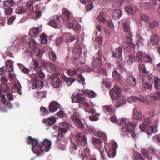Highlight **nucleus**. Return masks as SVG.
Returning <instances> with one entry per match:
<instances>
[{"label":"nucleus","mask_w":160,"mask_h":160,"mask_svg":"<svg viewBox=\"0 0 160 160\" xmlns=\"http://www.w3.org/2000/svg\"><path fill=\"white\" fill-rule=\"evenodd\" d=\"M27 142L28 144L32 146V150L37 156H39L44 150L48 152L51 149L52 144L51 142L47 139H44L43 141L38 144V139L30 136L28 137Z\"/></svg>","instance_id":"1"},{"label":"nucleus","mask_w":160,"mask_h":160,"mask_svg":"<svg viewBox=\"0 0 160 160\" xmlns=\"http://www.w3.org/2000/svg\"><path fill=\"white\" fill-rule=\"evenodd\" d=\"M142 87L146 88L151 89L152 83V80L149 76H146L143 78Z\"/></svg>","instance_id":"5"},{"label":"nucleus","mask_w":160,"mask_h":160,"mask_svg":"<svg viewBox=\"0 0 160 160\" xmlns=\"http://www.w3.org/2000/svg\"><path fill=\"white\" fill-rule=\"evenodd\" d=\"M81 138V134L80 133H78L75 135L74 140L77 144H79Z\"/></svg>","instance_id":"44"},{"label":"nucleus","mask_w":160,"mask_h":160,"mask_svg":"<svg viewBox=\"0 0 160 160\" xmlns=\"http://www.w3.org/2000/svg\"><path fill=\"white\" fill-rule=\"evenodd\" d=\"M40 32V28H31L29 32L30 35L32 37H36Z\"/></svg>","instance_id":"20"},{"label":"nucleus","mask_w":160,"mask_h":160,"mask_svg":"<svg viewBox=\"0 0 160 160\" xmlns=\"http://www.w3.org/2000/svg\"><path fill=\"white\" fill-rule=\"evenodd\" d=\"M52 83L53 86L55 88H58L61 84L60 79L58 77H56L53 78L52 80Z\"/></svg>","instance_id":"29"},{"label":"nucleus","mask_w":160,"mask_h":160,"mask_svg":"<svg viewBox=\"0 0 160 160\" xmlns=\"http://www.w3.org/2000/svg\"><path fill=\"white\" fill-rule=\"evenodd\" d=\"M140 17L141 20L146 22L148 21L149 19L148 16L144 14H140Z\"/></svg>","instance_id":"55"},{"label":"nucleus","mask_w":160,"mask_h":160,"mask_svg":"<svg viewBox=\"0 0 160 160\" xmlns=\"http://www.w3.org/2000/svg\"><path fill=\"white\" fill-rule=\"evenodd\" d=\"M6 7L10 8L14 3V2L12 0H8L3 2Z\"/></svg>","instance_id":"39"},{"label":"nucleus","mask_w":160,"mask_h":160,"mask_svg":"<svg viewBox=\"0 0 160 160\" xmlns=\"http://www.w3.org/2000/svg\"><path fill=\"white\" fill-rule=\"evenodd\" d=\"M16 12L18 14H21L25 13L26 10L22 7H18L16 8L15 10Z\"/></svg>","instance_id":"53"},{"label":"nucleus","mask_w":160,"mask_h":160,"mask_svg":"<svg viewBox=\"0 0 160 160\" xmlns=\"http://www.w3.org/2000/svg\"><path fill=\"white\" fill-rule=\"evenodd\" d=\"M58 137L56 140V142L57 143H59V140L61 141L63 139V133L66 132L67 131V129L66 128H60L58 129Z\"/></svg>","instance_id":"11"},{"label":"nucleus","mask_w":160,"mask_h":160,"mask_svg":"<svg viewBox=\"0 0 160 160\" xmlns=\"http://www.w3.org/2000/svg\"><path fill=\"white\" fill-rule=\"evenodd\" d=\"M72 119L73 120L76 121H79V120L80 119L79 113L77 112H74L73 115L72 116Z\"/></svg>","instance_id":"42"},{"label":"nucleus","mask_w":160,"mask_h":160,"mask_svg":"<svg viewBox=\"0 0 160 160\" xmlns=\"http://www.w3.org/2000/svg\"><path fill=\"white\" fill-rule=\"evenodd\" d=\"M139 69H140L142 72L145 73L149 74V72L148 71L146 70V68L144 64H141L140 65L139 67Z\"/></svg>","instance_id":"47"},{"label":"nucleus","mask_w":160,"mask_h":160,"mask_svg":"<svg viewBox=\"0 0 160 160\" xmlns=\"http://www.w3.org/2000/svg\"><path fill=\"white\" fill-rule=\"evenodd\" d=\"M49 57L50 59L52 61H55L57 59L56 54L53 52H49Z\"/></svg>","instance_id":"52"},{"label":"nucleus","mask_w":160,"mask_h":160,"mask_svg":"<svg viewBox=\"0 0 160 160\" xmlns=\"http://www.w3.org/2000/svg\"><path fill=\"white\" fill-rule=\"evenodd\" d=\"M158 25V22L157 21H153L150 23L149 27L152 28L153 29Z\"/></svg>","instance_id":"59"},{"label":"nucleus","mask_w":160,"mask_h":160,"mask_svg":"<svg viewBox=\"0 0 160 160\" xmlns=\"http://www.w3.org/2000/svg\"><path fill=\"white\" fill-rule=\"evenodd\" d=\"M47 92L46 91H44L41 92H38L37 94L38 96L40 97L41 98H43L46 97Z\"/></svg>","instance_id":"57"},{"label":"nucleus","mask_w":160,"mask_h":160,"mask_svg":"<svg viewBox=\"0 0 160 160\" xmlns=\"http://www.w3.org/2000/svg\"><path fill=\"white\" fill-rule=\"evenodd\" d=\"M134 111V118L135 119L139 120L141 119L142 118V115L141 112H137V110L136 108L133 109Z\"/></svg>","instance_id":"33"},{"label":"nucleus","mask_w":160,"mask_h":160,"mask_svg":"<svg viewBox=\"0 0 160 160\" xmlns=\"http://www.w3.org/2000/svg\"><path fill=\"white\" fill-rule=\"evenodd\" d=\"M151 41L153 45L158 46L159 44V39L158 37L156 35L152 36L151 37Z\"/></svg>","instance_id":"23"},{"label":"nucleus","mask_w":160,"mask_h":160,"mask_svg":"<svg viewBox=\"0 0 160 160\" xmlns=\"http://www.w3.org/2000/svg\"><path fill=\"white\" fill-rule=\"evenodd\" d=\"M77 80L78 81L81 82L82 85L85 84V79L84 77L81 75H78L77 77Z\"/></svg>","instance_id":"58"},{"label":"nucleus","mask_w":160,"mask_h":160,"mask_svg":"<svg viewBox=\"0 0 160 160\" xmlns=\"http://www.w3.org/2000/svg\"><path fill=\"white\" fill-rule=\"evenodd\" d=\"M123 28L125 32L128 33L130 32V26L129 24H128L126 22H124L123 23Z\"/></svg>","instance_id":"38"},{"label":"nucleus","mask_w":160,"mask_h":160,"mask_svg":"<svg viewBox=\"0 0 160 160\" xmlns=\"http://www.w3.org/2000/svg\"><path fill=\"white\" fill-rule=\"evenodd\" d=\"M92 142L96 148L99 149L102 148V143L101 140L98 138H94L92 140Z\"/></svg>","instance_id":"16"},{"label":"nucleus","mask_w":160,"mask_h":160,"mask_svg":"<svg viewBox=\"0 0 160 160\" xmlns=\"http://www.w3.org/2000/svg\"><path fill=\"white\" fill-rule=\"evenodd\" d=\"M112 75L114 78L116 80H120L121 79L120 75L117 71H116L115 69L112 73Z\"/></svg>","instance_id":"37"},{"label":"nucleus","mask_w":160,"mask_h":160,"mask_svg":"<svg viewBox=\"0 0 160 160\" xmlns=\"http://www.w3.org/2000/svg\"><path fill=\"white\" fill-rule=\"evenodd\" d=\"M154 85L156 89H160V79L157 77L154 79Z\"/></svg>","instance_id":"35"},{"label":"nucleus","mask_w":160,"mask_h":160,"mask_svg":"<svg viewBox=\"0 0 160 160\" xmlns=\"http://www.w3.org/2000/svg\"><path fill=\"white\" fill-rule=\"evenodd\" d=\"M103 111L105 112H108L109 114L112 113V107L111 105H106L102 107Z\"/></svg>","instance_id":"31"},{"label":"nucleus","mask_w":160,"mask_h":160,"mask_svg":"<svg viewBox=\"0 0 160 160\" xmlns=\"http://www.w3.org/2000/svg\"><path fill=\"white\" fill-rule=\"evenodd\" d=\"M10 91L8 86L5 83L0 84V97L1 101L3 104H4L6 101L5 95L2 94V91L4 92L8 93Z\"/></svg>","instance_id":"3"},{"label":"nucleus","mask_w":160,"mask_h":160,"mask_svg":"<svg viewBox=\"0 0 160 160\" xmlns=\"http://www.w3.org/2000/svg\"><path fill=\"white\" fill-rule=\"evenodd\" d=\"M72 102H80L86 106L88 105V104L84 103V101L85 100V98L80 97L79 94L72 95Z\"/></svg>","instance_id":"8"},{"label":"nucleus","mask_w":160,"mask_h":160,"mask_svg":"<svg viewBox=\"0 0 160 160\" xmlns=\"http://www.w3.org/2000/svg\"><path fill=\"white\" fill-rule=\"evenodd\" d=\"M111 121L113 123L118 122L120 126H122L123 131L130 132L133 130L134 127L136 126L135 123L132 122L125 118H122L120 120H118L116 116H113L110 118Z\"/></svg>","instance_id":"2"},{"label":"nucleus","mask_w":160,"mask_h":160,"mask_svg":"<svg viewBox=\"0 0 160 160\" xmlns=\"http://www.w3.org/2000/svg\"><path fill=\"white\" fill-rule=\"evenodd\" d=\"M97 133L98 136L102 140L106 141L107 139V137L106 135L103 132H102L100 131H98L97 132Z\"/></svg>","instance_id":"40"},{"label":"nucleus","mask_w":160,"mask_h":160,"mask_svg":"<svg viewBox=\"0 0 160 160\" xmlns=\"http://www.w3.org/2000/svg\"><path fill=\"white\" fill-rule=\"evenodd\" d=\"M128 100L129 103H131L136 101L144 103H146L147 102L146 99L143 97H139L135 96L129 97Z\"/></svg>","instance_id":"10"},{"label":"nucleus","mask_w":160,"mask_h":160,"mask_svg":"<svg viewBox=\"0 0 160 160\" xmlns=\"http://www.w3.org/2000/svg\"><path fill=\"white\" fill-rule=\"evenodd\" d=\"M122 3L123 2L122 0L115 1L113 2V7L115 8H118L122 4Z\"/></svg>","instance_id":"43"},{"label":"nucleus","mask_w":160,"mask_h":160,"mask_svg":"<svg viewBox=\"0 0 160 160\" xmlns=\"http://www.w3.org/2000/svg\"><path fill=\"white\" fill-rule=\"evenodd\" d=\"M103 14L100 12L98 17V21L101 22H104L105 21V19L103 17Z\"/></svg>","instance_id":"62"},{"label":"nucleus","mask_w":160,"mask_h":160,"mask_svg":"<svg viewBox=\"0 0 160 160\" xmlns=\"http://www.w3.org/2000/svg\"><path fill=\"white\" fill-rule=\"evenodd\" d=\"M29 47L32 48L34 49L36 47V43L33 39H31L29 42Z\"/></svg>","instance_id":"56"},{"label":"nucleus","mask_w":160,"mask_h":160,"mask_svg":"<svg viewBox=\"0 0 160 160\" xmlns=\"http://www.w3.org/2000/svg\"><path fill=\"white\" fill-rule=\"evenodd\" d=\"M35 2L32 0H30L27 2L26 4L27 10L30 12H32L33 10V5Z\"/></svg>","instance_id":"25"},{"label":"nucleus","mask_w":160,"mask_h":160,"mask_svg":"<svg viewBox=\"0 0 160 160\" xmlns=\"http://www.w3.org/2000/svg\"><path fill=\"white\" fill-rule=\"evenodd\" d=\"M60 17L58 16L53 17V18L48 23V25L54 28H57L60 22Z\"/></svg>","instance_id":"7"},{"label":"nucleus","mask_w":160,"mask_h":160,"mask_svg":"<svg viewBox=\"0 0 160 160\" xmlns=\"http://www.w3.org/2000/svg\"><path fill=\"white\" fill-rule=\"evenodd\" d=\"M41 15V12L40 11L35 10L31 14L32 19H37L39 18Z\"/></svg>","instance_id":"26"},{"label":"nucleus","mask_w":160,"mask_h":160,"mask_svg":"<svg viewBox=\"0 0 160 160\" xmlns=\"http://www.w3.org/2000/svg\"><path fill=\"white\" fill-rule=\"evenodd\" d=\"M40 111L43 115H47L49 113V112L46 108L42 107L40 108Z\"/></svg>","instance_id":"60"},{"label":"nucleus","mask_w":160,"mask_h":160,"mask_svg":"<svg viewBox=\"0 0 160 160\" xmlns=\"http://www.w3.org/2000/svg\"><path fill=\"white\" fill-rule=\"evenodd\" d=\"M41 39V42L42 43L45 44H46L47 41V36L44 34L43 33L40 37Z\"/></svg>","instance_id":"50"},{"label":"nucleus","mask_w":160,"mask_h":160,"mask_svg":"<svg viewBox=\"0 0 160 160\" xmlns=\"http://www.w3.org/2000/svg\"><path fill=\"white\" fill-rule=\"evenodd\" d=\"M82 51V49L79 45L75 44L73 49V52L75 54L80 55Z\"/></svg>","instance_id":"28"},{"label":"nucleus","mask_w":160,"mask_h":160,"mask_svg":"<svg viewBox=\"0 0 160 160\" xmlns=\"http://www.w3.org/2000/svg\"><path fill=\"white\" fill-rule=\"evenodd\" d=\"M110 94L113 99H116L121 96L119 88L115 87L110 91Z\"/></svg>","instance_id":"4"},{"label":"nucleus","mask_w":160,"mask_h":160,"mask_svg":"<svg viewBox=\"0 0 160 160\" xmlns=\"http://www.w3.org/2000/svg\"><path fill=\"white\" fill-rule=\"evenodd\" d=\"M50 68L54 73L58 72L59 70V67L54 64L51 65L50 66Z\"/></svg>","instance_id":"51"},{"label":"nucleus","mask_w":160,"mask_h":160,"mask_svg":"<svg viewBox=\"0 0 160 160\" xmlns=\"http://www.w3.org/2000/svg\"><path fill=\"white\" fill-rule=\"evenodd\" d=\"M157 127L156 126H151L149 127L146 132L148 135H151L153 132H155L157 131Z\"/></svg>","instance_id":"27"},{"label":"nucleus","mask_w":160,"mask_h":160,"mask_svg":"<svg viewBox=\"0 0 160 160\" xmlns=\"http://www.w3.org/2000/svg\"><path fill=\"white\" fill-rule=\"evenodd\" d=\"M133 61V57L130 55L127 56L125 58V63L129 65L132 64Z\"/></svg>","instance_id":"34"},{"label":"nucleus","mask_w":160,"mask_h":160,"mask_svg":"<svg viewBox=\"0 0 160 160\" xmlns=\"http://www.w3.org/2000/svg\"><path fill=\"white\" fill-rule=\"evenodd\" d=\"M150 118H149L145 119L144 122L139 125L140 128L141 130H144L148 125L151 123Z\"/></svg>","instance_id":"18"},{"label":"nucleus","mask_w":160,"mask_h":160,"mask_svg":"<svg viewBox=\"0 0 160 160\" xmlns=\"http://www.w3.org/2000/svg\"><path fill=\"white\" fill-rule=\"evenodd\" d=\"M4 12L6 15H11L12 14L13 9L11 8H8L5 9Z\"/></svg>","instance_id":"54"},{"label":"nucleus","mask_w":160,"mask_h":160,"mask_svg":"<svg viewBox=\"0 0 160 160\" xmlns=\"http://www.w3.org/2000/svg\"><path fill=\"white\" fill-rule=\"evenodd\" d=\"M117 99L118 101L115 106V108L120 107L125 104L126 103L125 101L124 100L123 98L121 96Z\"/></svg>","instance_id":"24"},{"label":"nucleus","mask_w":160,"mask_h":160,"mask_svg":"<svg viewBox=\"0 0 160 160\" xmlns=\"http://www.w3.org/2000/svg\"><path fill=\"white\" fill-rule=\"evenodd\" d=\"M13 62L11 60H8L6 62V70L11 72L13 70Z\"/></svg>","instance_id":"17"},{"label":"nucleus","mask_w":160,"mask_h":160,"mask_svg":"<svg viewBox=\"0 0 160 160\" xmlns=\"http://www.w3.org/2000/svg\"><path fill=\"white\" fill-rule=\"evenodd\" d=\"M122 15V11L120 9H117L114 11L112 14V18L115 19H118Z\"/></svg>","instance_id":"21"},{"label":"nucleus","mask_w":160,"mask_h":160,"mask_svg":"<svg viewBox=\"0 0 160 160\" xmlns=\"http://www.w3.org/2000/svg\"><path fill=\"white\" fill-rule=\"evenodd\" d=\"M16 16L14 15L8 19L7 23L8 25H11L12 24L13 21L15 19Z\"/></svg>","instance_id":"64"},{"label":"nucleus","mask_w":160,"mask_h":160,"mask_svg":"<svg viewBox=\"0 0 160 160\" xmlns=\"http://www.w3.org/2000/svg\"><path fill=\"white\" fill-rule=\"evenodd\" d=\"M105 149L106 151V152L107 153L108 156L109 158H113L116 155V151L115 149H111L108 152L107 148H105Z\"/></svg>","instance_id":"32"},{"label":"nucleus","mask_w":160,"mask_h":160,"mask_svg":"<svg viewBox=\"0 0 160 160\" xmlns=\"http://www.w3.org/2000/svg\"><path fill=\"white\" fill-rule=\"evenodd\" d=\"M59 104L56 102L52 101L49 106V111L50 112H54L57 111L58 108Z\"/></svg>","instance_id":"14"},{"label":"nucleus","mask_w":160,"mask_h":160,"mask_svg":"<svg viewBox=\"0 0 160 160\" xmlns=\"http://www.w3.org/2000/svg\"><path fill=\"white\" fill-rule=\"evenodd\" d=\"M43 86V82L41 81L35 79L33 84L32 85V88L33 89L37 88L40 89Z\"/></svg>","instance_id":"13"},{"label":"nucleus","mask_w":160,"mask_h":160,"mask_svg":"<svg viewBox=\"0 0 160 160\" xmlns=\"http://www.w3.org/2000/svg\"><path fill=\"white\" fill-rule=\"evenodd\" d=\"M127 43L129 44V45L132 46V47L135 50V45L133 42V40L132 38L130 37H127Z\"/></svg>","instance_id":"48"},{"label":"nucleus","mask_w":160,"mask_h":160,"mask_svg":"<svg viewBox=\"0 0 160 160\" xmlns=\"http://www.w3.org/2000/svg\"><path fill=\"white\" fill-rule=\"evenodd\" d=\"M151 100H155L157 101L160 100V92H158L156 95L152 96L150 97Z\"/></svg>","instance_id":"46"},{"label":"nucleus","mask_w":160,"mask_h":160,"mask_svg":"<svg viewBox=\"0 0 160 160\" xmlns=\"http://www.w3.org/2000/svg\"><path fill=\"white\" fill-rule=\"evenodd\" d=\"M143 54L142 53L139 52L137 53L135 59L138 62L142 61L143 58Z\"/></svg>","instance_id":"41"},{"label":"nucleus","mask_w":160,"mask_h":160,"mask_svg":"<svg viewBox=\"0 0 160 160\" xmlns=\"http://www.w3.org/2000/svg\"><path fill=\"white\" fill-rule=\"evenodd\" d=\"M6 102H7V101ZM2 104L3 103H2ZM5 104L6 103H5L4 104H2L4 106H3V108H5L6 110L5 111V112L7 111L8 109H10L12 108V105L10 101H7V102L6 104V105H5Z\"/></svg>","instance_id":"36"},{"label":"nucleus","mask_w":160,"mask_h":160,"mask_svg":"<svg viewBox=\"0 0 160 160\" xmlns=\"http://www.w3.org/2000/svg\"><path fill=\"white\" fill-rule=\"evenodd\" d=\"M125 10L127 13L129 14H131L133 13L132 8L131 6H126Z\"/></svg>","instance_id":"61"},{"label":"nucleus","mask_w":160,"mask_h":160,"mask_svg":"<svg viewBox=\"0 0 160 160\" xmlns=\"http://www.w3.org/2000/svg\"><path fill=\"white\" fill-rule=\"evenodd\" d=\"M122 49L121 48L118 47L116 48L115 51L112 52V54L113 57L119 58V60H122Z\"/></svg>","instance_id":"9"},{"label":"nucleus","mask_w":160,"mask_h":160,"mask_svg":"<svg viewBox=\"0 0 160 160\" xmlns=\"http://www.w3.org/2000/svg\"><path fill=\"white\" fill-rule=\"evenodd\" d=\"M87 139L85 136L84 135L82 136V138L81 140V145L83 146H86L87 148Z\"/></svg>","instance_id":"49"},{"label":"nucleus","mask_w":160,"mask_h":160,"mask_svg":"<svg viewBox=\"0 0 160 160\" xmlns=\"http://www.w3.org/2000/svg\"><path fill=\"white\" fill-rule=\"evenodd\" d=\"M21 87L20 85H18L15 87L14 88H12V91H13L14 89H16L17 91V92L18 94L21 95L22 94V92L21 91Z\"/></svg>","instance_id":"63"},{"label":"nucleus","mask_w":160,"mask_h":160,"mask_svg":"<svg viewBox=\"0 0 160 160\" xmlns=\"http://www.w3.org/2000/svg\"><path fill=\"white\" fill-rule=\"evenodd\" d=\"M62 36L65 38L67 42H72L75 39V37L72 36L70 33L63 34Z\"/></svg>","instance_id":"22"},{"label":"nucleus","mask_w":160,"mask_h":160,"mask_svg":"<svg viewBox=\"0 0 160 160\" xmlns=\"http://www.w3.org/2000/svg\"><path fill=\"white\" fill-rule=\"evenodd\" d=\"M63 11L62 15V19L66 21H68L70 15V12L66 8H63Z\"/></svg>","instance_id":"19"},{"label":"nucleus","mask_w":160,"mask_h":160,"mask_svg":"<svg viewBox=\"0 0 160 160\" xmlns=\"http://www.w3.org/2000/svg\"><path fill=\"white\" fill-rule=\"evenodd\" d=\"M31 64V68L34 70H37L39 68V62L37 61L33 60Z\"/></svg>","instance_id":"30"},{"label":"nucleus","mask_w":160,"mask_h":160,"mask_svg":"<svg viewBox=\"0 0 160 160\" xmlns=\"http://www.w3.org/2000/svg\"><path fill=\"white\" fill-rule=\"evenodd\" d=\"M126 82L128 85L132 86H134L136 84V78L131 75H128L127 76Z\"/></svg>","instance_id":"12"},{"label":"nucleus","mask_w":160,"mask_h":160,"mask_svg":"<svg viewBox=\"0 0 160 160\" xmlns=\"http://www.w3.org/2000/svg\"><path fill=\"white\" fill-rule=\"evenodd\" d=\"M56 119L54 117H49L46 119H43V122L48 126H51L53 125L56 122Z\"/></svg>","instance_id":"15"},{"label":"nucleus","mask_w":160,"mask_h":160,"mask_svg":"<svg viewBox=\"0 0 160 160\" xmlns=\"http://www.w3.org/2000/svg\"><path fill=\"white\" fill-rule=\"evenodd\" d=\"M122 45L123 48L127 51H130L131 50L132 46L126 42H123Z\"/></svg>","instance_id":"45"},{"label":"nucleus","mask_w":160,"mask_h":160,"mask_svg":"<svg viewBox=\"0 0 160 160\" xmlns=\"http://www.w3.org/2000/svg\"><path fill=\"white\" fill-rule=\"evenodd\" d=\"M101 57V55L99 54V51L98 55H96L94 57L92 62V64L94 68H98L101 66L102 64Z\"/></svg>","instance_id":"6"}]
</instances>
